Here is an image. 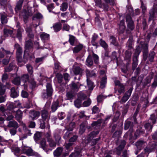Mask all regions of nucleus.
I'll return each mask as SVG.
<instances>
[{
	"label": "nucleus",
	"instance_id": "nucleus-32",
	"mask_svg": "<svg viewBox=\"0 0 157 157\" xmlns=\"http://www.w3.org/2000/svg\"><path fill=\"white\" fill-rule=\"evenodd\" d=\"M133 62L132 64V68L133 71H134L137 67L138 63V59L136 57H133Z\"/></svg>",
	"mask_w": 157,
	"mask_h": 157
},
{
	"label": "nucleus",
	"instance_id": "nucleus-49",
	"mask_svg": "<svg viewBox=\"0 0 157 157\" xmlns=\"http://www.w3.org/2000/svg\"><path fill=\"white\" fill-rule=\"evenodd\" d=\"M66 96L68 100H70L73 98L74 96V94L72 91H69L66 94Z\"/></svg>",
	"mask_w": 157,
	"mask_h": 157
},
{
	"label": "nucleus",
	"instance_id": "nucleus-52",
	"mask_svg": "<svg viewBox=\"0 0 157 157\" xmlns=\"http://www.w3.org/2000/svg\"><path fill=\"white\" fill-rule=\"evenodd\" d=\"M92 114H95L99 113L100 110L99 108L96 106H94L92 109Z\"/></svg>",
	"mask_w": 157,
	"mask_h": 157
},
{
	"label": "nucleus",
	"instance_id": "nucleus-34",
	"mask_svg": "<svg viewBox=\"0 0 157 157\" xmlns=\"http://www.w3.org/2000/svg\"><path fill=\"white\" fill-rule=\"evenodd\" d=\"M24 1V0H19L17 2L15 7V10L16 11L21 9Z\"/></svg>",
	"mask_w": 157,
	"mask_h": 157
},
{
	"label": "nucleus",
	"instance_id": "nucleus-55",
	"mask_svg": "<svg viewBox=\"0 0 157 157\" xmlns=\"http://www.w3.org/2000/svg\"><path fill=\"white\" fill-rule=\"evenodd\" d=\"M68 7V5L66 2L63 3L61 6L60 9L63 11H65L67 10Z\"/></svg>",
	"mask_w": 157,
	"mask_h": 157
},
{
	"label": "nucleus",
	"instance_id": "nucleus-31",
	"mask_svg": "<svg viewBox=\"0 0 157 157\" xmlns=\"http://www.w3.org/2000/svg\"><path fill=\"white\" fill-rule=\"evenodd\" d=\"M21 14L23 18L25 20H26L28 18L29 16H31L32 15L31 13L29 12L27 13L26 10H23Z\"/></svg>",
	"mask_w": 157,
	"mask_h": 157
},
{
	"label": "nucleus",
	"instance_id": "nucleus-33",
	"mask_svg": "<svg viewBox=\"0 0 157 157\" xmlns=\"http://www.w3.org/2000/svg\"><path fill=\"white\" fill-rule=\"evenodd\" d=\"M23 31V29H21L20 27H19L17 30L16 36L19 40H21L22 33Z\"/></svg>",
	"mask_w": 157,
	"mask_h": 157
},
{
	"label": "nucleus",
	"instance_id": "nucleus-19",
	"mask_svg": "<svg viewBox=\"0 0 157 157\" xmlns=\"http://www.w3.org/2000/svg\"><path fill=\"white\" fill-rule=\"evenodd\" d=\"M93 64L94 63L92 56L90 55L88 56L86 60V64L88 67H91L93 65Z\"/></svg>",
	"mask_w": 157,
	"mask_h": 157
},
{
	"label": "nucleus",
	"instance_id": "nucleus-43",
	"mask_svg": "<svg viewBox=\"0 0 157 157\" xmlns=\"http://www.w3.org/2000/svg\"><path fill=\"white\" fill-rule=\"evenodd\" d=\"M155 55V53L154 51L151 52L149 54L148 56V60L151 63L153 61L154 56Z\"/></svg>",
	"mask_w": 157,
	"mask_h": 157
},
{
	"label": "nucleus",
	"instance_id": "nucleus-6",
	"mask_svg": "<svg viewBox=\"0 0 157 157\" xmlns=\"http://www.w3.org/2000/svg\"><path fill=\"white\" fill-rule=\"evenodd\" d=\"M33 44L31 40H29L26 41L25 47V50L24 51V58H25V56L28 54V51L33 48Z\"/></svg>",
	"mask_w": 157,
	"mask_h": 157
},
{
	"label": "nucleus",
	"instance_id": "nucleus-22",
	"mask_svg": "<svg viewBox=\"0 0 157 157\" xmlns=\"http://www.w3.org/2000/svg\"><path fill=\"white\" fill-rule=\"evenodd\" d=\"M16 67V66L14 63H10L8 67L5 68V71L6 72H9L15 69Z\"/></svg>",
	"mask_w": 157,
	"mask_h": 157
},
{
	"label": "nucleus",
	"instance_id": "nucleus-25",
	"mask_svg": "<svg viewBox=\"0 0 157 157\" xmlns=\"http://www.w3.org/2000/svg\"><path fill=\"white\" fill-rule=\"evenodd\" d=\"M10 93V96L12 98H16L19 95V92L16 90L14 87H13L11 89Z\"/></svg>",
	"mask_w": 157,
	"mask_h": 157
},
{
	"label": "nucleus",
	"instance_id": "nucleus-42",
	"mask_svg": "<svg viewBox=\"0 0 157 157\" xmlns=\"http://www.w3.org/2000/svg\"><path fill=\"white\" fill-rule=\"evenodd\" d=\"M86 81L87 84L88 86L89 89L90 90H92L94 87L93 82L88 78H87Z\"/></svg>",
	"mask_w": 157,
	"mask_h": 157
},
{
	"label": "nucleus",
	"instance_id": "nucleus-3",
	"mask_svg": "<svg viewBox=\"0 0 157 157\" xmlns=\"http://www.w3.org/2000/svg\"><path fill=\"white\" fill-rule=\"evenodd\" d=\"M47 94L44 93L42 95V97L44 99L51 97L52 94L53 90L52 85L49 83H48L46 86Z\"/></svg>",
	"mask_w": 157,
	"mask_h": 157
},
{
	"label": "nucleus",
	"instance_id": "nucleus-11",
	"mask_svg": "<svg viewBox=\"0 0 157 157\" xmlns=\"http://www.w3.org/2000/svg\"><path fill=\"white\" fill-rule=\"evenodd\" d=\"M20 79L21 81H23L24 83L28 81L31 83V84L32 85L33 87L35 86L36 85H33L31 82L32 81V80L30 78L29 75L28 74H24L20 78Z\"/></svg>",
	"mask_w": 157,
	"mask_h": 157
},
{
	"label": "nucleus",
	"instance_id": "nucleus-35",
	"mask_svg": "<svg viewBox=\"0 0 157 157\" xmlns=\"http://www.w3.org/2000/svg\"><path fill=\"white\" fill-rule=\"evenodd\" d=\"M48 143V145L51 149L50 150H52V149L55 147L56 146V142L54 140L52 139L47 141Z\"/></svg>",
	"mask_w": 157,
	"mask_h": 157
},
{
	"label": "nucleus",
	"instance_id": "nucleus-60",
	"mask_svg": "<svg viewBox=\"0 0 157 157\" xmlns=\"http://www.w3.org/2000/svg\"><path fill=\"white\" fill-rule=\"evenodd\" d=\"M78 99H80L81 101L84 100L86 97V95L83 93H80L78 95Z\"/></svg>",
	"mask_w": 157,
	"mask_h": 157
},
{
	"label": "nucleus",
	"instance_id": "nucleus-57",
	"mask_svg": "<svg viewBox=\"0 0 157 157\" xmlns=\"http://www.w3.org/2000/svg\"><path fill=\"white\" fill-rule=\"evenodd\" d=\"M157 86V75H155L154 79V81L151 85V87L155 88Z\"/></svg>",
	"mask_w": 157,
	"mask_h": 157
},
{
	"label": "nucleus",
	"instance_id": "nucleus-54",
	"mask_svg": "<svg viewBox=\"0 0 157 157\" xmlns=\"http://www.w3.org/2000/svg\"><path fill=\"white\" fill-rule=\"evenodd\" d=\"M156 117H155V115L153 114L151 115V117L149 120H151V122H152L153 124H155L156 121Z\"/></svg>",
	"mask_w": 157,
	"mask_h": 157
},
{
	"label": "nucleus",
	"instance_id": "nucleus-41",
	"mask_svg": "<svg viewBox=\"0 0 157 157\" xmlns=\"http://www.w3.org/2000/svg\"><path fill=\"white\" fill-rule=\"evenodd\" d=\"M69 38L68 41L70 43V44L72 46L74 45L75 44V42L76 39V38L74 36L71 35L70 34L69 35Z\"/></svg>",
	"mask_w": 157,
	"mask_h": 157
},
{
	"label": "nucleus",
	"instance_id": "nucleus-1",
	"mask_svg": "<svg viewBox=\"0 0 157 157\" xmlns=\"http://www.w3.org/2000/svg\"><path fill=\"white\" fill-rule=\"evenodd\" d=\"M15 48L17 50L16 51V59L18 62V64L20 66H21L23 64L21 63L22 62L25 63L27 60V57L25 56V58L24 60H22V49L18 44H16L14 46Z\"/></svg>",
	"mask_w": 157,
	"mask_h": 157
},
{
	"label": "nucleus",
	"instance_id": "nucleus-27",
	"mask_svg": "<svg viewBox=\"0 0 157 157\" xmlns=\"http://www.w3.org/2000/svg\"><path fill=\"white\" fill-rule=\"evenodd\" d=\"M102 121L101 120H98L97 121H94L91 124V126L96 129L99 128L101 125Z\"/></svg>",
	"mask_w": 157,
	"mask_h": 157
},
{
	"label": "nucleus",
	"instance_id": "nucleus-26",
	"mask_svg": "<svg viewBox=\"0 0 157 157\" xmlns=\"http://www.w3.org/2000/svg\"><path fill=\"white\" fill-rule=\"evenodd\" d=\"M83 47V45L81 44H79L77 45L73 49V52L74 53H77L79 52L82 49Z\"/></svg>",
	"mask_w": 157,
	"mask_h": 157
},
{
	"label": "nucleus",
	"instance_id": "nucleus-7",
	"mask_svg": "<svg viewBox=\"0 0 157 157\" xmlns=\"http://www.w3.org/2000/svg\"><path fill=\"white\" fill-rule=\"evenodd\" d=\"M26 67L27 69L28 74L29 75L30 78L32 80V81L31 82L32 84L34 85H36V82L34 80V78H33V67L30 64H27L26 65Z\"/></svg>",
	"mask_w": 157,
	"mask_h": 157
},
{
	"label": "nucleus",
	"instance_id": "nucleus-36",
	"mask_svg": "<svg viewBox=\"0 0 157 157\" xmlns=\"http://www.w3.org/2000/svg\"><path fill=\"white\" fill-rule=\"evenodd\" d=\"M1 21L2 24L7 23L8 21V19L6 15L4 14L1 13Z\"/></svg>",
	"mask_w": 157,
	"mask_h": 157
},
{
	"label": "nucleus",
	"instance_id": "nucleus-45",
	"mask_svg": "<svg viewBox=\"0 0 157 157\" xmlns=\"http://www.w3.org/2000/svg\"><path fill=\"white\" fill-rule=\"evenodd\" d=\"M117 91L120 94H122L125 92V86L123 84H122L118 86Z\"/></svg>",
	"mask_w": 157,
	"mask_h": 157
},
{
	"label": "nucleus",
	"instance_id": "nucleus-48",
	"mask_svg": "<svg viewBox=\"0 0 157 157\" xmlns=\"http://www.w3.org/2000/svg\"><path fill=\"white\" fill-rule=\"evenodd\" d=\"M5 87L0 82V95H3L5 92Z\"/></svg>",
	"mask_w": 157,
	"mask_h": 157
},
{
	"label": "nucleus",
	"instance_id": "nucleus-39",
	"mask_svg": "<svg viewBox=\"0 0 157 157\" xmlns=\"http://www.w3.org/2000/svg\"><path fill=\"white\" fill-rule=\"evenodd\" d=\"M152 78V77L150 75L147 76L144 79L143 83V86H145L148 84L150 83L151 82V80Z\"/></svg>",
	"mask_w": 157,
	"mask_h": 157
},
{
	"label": "nucleus",
	"instance_id": "nucleus-8",
	"mask_svg": "<svg viewBox=\"0 0 157 157\" xmlns=\"http://www.w3.org/2000/svg\"><path fill=\"white\" fill-rule=\"evenodd\" d=\"M126 144V142L125 140H122L121 141L119 145L116 148V151L117 155H120L121 153V151L124 148Z\"/></svg>",
	"mask_w": 157,
	"mask_h": 157
},
{
	"label": "nucleus",
	"instance_id": "nucleus-40",
	"mask_svg": "<svg viewBox=\"0 0 157 157\" xmlns=\"http://www.w3.org/2000/svg\"><path fill=\"white\" fill-rule=\"evenodd\" d=\"M16 107V106L13 103H10L7 107V109L11 111L13 113H15L14 109Z\"/></svg>",
	"mask_w": 157,
	"mask_h": 157
},
{
	"label": "nucleus",
	"instance_id": "nucleus-4",
	"mask_svg": "<svg viewBox=\"0 0 157 157\" xmlns=\"http://www.w3.org/2000/svg\"><path fill=\"white\" fill-rule=\"evenodd\" d=\"M133 89L132 87H131L125 93L121 99L119 101L121 104L125 103L129 99L131 96Z\"/></svg>",
	"mask_w": 157,
	"mask_h": 157
},
{
	"label": "nucleus",
	"instance_id": "nucleus-28",
	"mask_svg": "<svg viewBox=\"0 0 157 157\" xmlns=\"http://www.w3.org/2000/svg\"><path fill=\"white\" fill-rule=\"evenodd\" d=\"M63 151V148L61 147H58L54 152V155L55 156H60Z\"/></svg>",
	"mask_w": 157,
	"mask_h": 157
},
{
	"label": "nucleus",
	"instance_id": "nucleus-12",
	"mask_svg": "<svg viewBox=\"0 0 157 157\" xmlns=\"http://www.w3.org/2000/svg\"><path fill=\"white\" fill-rule=\"evenodd\" d=\"M40 114L39 111H31L29 112V116L32 120L37 119L40 116Z\"/></svg>",
	"mask_w": 157,
	"mask_h": 157
},
{
	"label": "nucleus",
	"instance_id": "nucleus-5",
	"mask_svg": "<svg viewBox=\"0 0 157 157\" xmlns=\"http://www.w3.org/2000/svg\"><path fill=\"white\" fill-rule=\"evenodd\" d=\"M21 150L23 153L26 154L28 155L31 156L32 155H35V156L37 157H40V155L38 153H34L32 149L31 148L29 147H22Z\"/></svg>",
	"mask_w": 157,
	"mask_h": 157
},
{
	"label": "nucleus",
	"instance_id": "nucleus-64",
	"mask_svg": "<svg viewBox=\"0 0 157 157\" xmlns=\"http://www.w3.org/2000/svg\"><path fill=\"white\" fill-rule=\"evenodd\" d=\"M78 138V136L77 135H74L73 137H71L69 140V142L72 143L73 142H75L77 140Z\"/></svg>",
	"mask_w": 157,
	"mask_h": 157
},
{
	"label": "nucleus",
	"instance_id": "nucleus-46",
	"mask_svg": "<svg viewBox=\"0 0 157 157\" xmlns=\"http://www.w3.org/2000/svg\"><path fill=\"white\" fill-rule=\"evenodd\" d=\"M110 39L111 40V43L115 46L118 45V43L116 40V38L113 36H110Z\"/></svg>",
	"mask_w": 157,
	"mask_h": 157
},
{
	"label": "nucleus",
	"instance_id": "nucleus-61",
	"mask_svg": "<svg viewBox=\"0 0 157 157\" xmlns=\"http://www.w3.org/2000/svg\"><path fill=\"white\" fill-rule=\"evenodd\" d=\"M45 136L47 139V141L50 140L52 139V138L51 132L49 130L45 134Z\"/></svg>",
	"mask_w": 157,
	"mask_h": 157
},
{
	"label": "nucleus",
	"instance_id": "nucleus-15",
	"mask_svg": "<svg viewBox=\"0 0 157 157\" xmlns=\"http://www.w3.org/2000/svg\"><path fill=\"white\" fill-rule=\"evenodd\" d=\"M13 34L12 30L7 28H4L3 29V35L5 37L13 36Z\"/></svg>",
	"mask_w": 157,
	"mask_h": 157
},
{
	"label": "nucleus",
	"instance_id": "nucleus-14",
	"mask_svg": "<svg viewBox=\"0 0 157 157\" xmlns=\"http://www.w3.org/2000/svg\"><path fill=\"white\" fill-rule=\"evenodd\" d=\"M22 116L23 112L20 109H18L16 111L15 118L16 119L19 123L21 122Z\"/></svg>",
	"mask_w": 157,
	"mask_h": 157
},
{
	"label": "nucleus",
	"instance_id": "nucleus-56",
	"mask_svg": "<svg viewBox=\"0 0 157 157\" xmlns=\"http://www.w3.org/2000/svg\"><path fill=\"white\" fill-rule=\"evenodd\" d=\"M127 26L128 28H129L131 30H133L134 28V22L133 21H131L129 22L128 23Z\"/></svg>",
	"mask_w": 157,
	"mask_h": 157
},
{
	"label": "nucleus",
	"instance_id": "nucleus-50",
	"mask_svg": "<svg viewBox=\"0 0 157 157\" xmlns=\"http://www.w3.org/2000/svg\"><path fill=\"white\" fill-rule=\"evenodd\" d=\"M92 57L94 59L95 63L96 64H98L99 63V57L98 56L93 53L92 55Z\"/></svg>",
	"mask_w": 157,
	"mask_h": 157
},
{
	"label": "nucleus",
	"instance_id": "nucleus-51",
	"mask_svg": "<svg viewBox=\"0 0 157 157\" xmlns=\"http://www.w3.org/2000/svg\"><path fill=\"white\" fill-rule=\"evenodd\" d=\"M100 44L105 49H107L108 47V45L106 43L105 41L101 39L100 40Z\"/></svg>",
	"mask_w": 157,
	"mask_h": 157
},
{
	"label": "nucleus",
	"instance_id": "nucleus-21",
	"mask_svg": "<svg viewBox=\"0 0 157 157\" xmlns=\"http://www.w3.org/2000/svg\"><path fill=\"white\" fill-rule=\"evenodd\" d=\"M132 55L131 51L130 50H127L125 52L124 59L128 62H130Z\"/></svg>",
	"mask_w": 157,
	"mask_h": 157
},
{
	"label": "nucleus",
	"instance_id": "nucleus-2",
	"mask_svg": "<svg viewBox=\"0 0 157 157\" xmlns=\"http://www.w3.org/2000/svg\"><path fill=\"white\" fill-rule=\"evenodd\" d=\"M157 19V2L154 3L153 8L149 12V17L148 21H150L152 20L154 21Z\"/></svg>",
	"mask_w": 157,
	"mask_h": 157
},
{
	"label": "nucleus",
	"instance_id": "nucleus-29",
	"mask_svg": "<svg viewBox=\"0 0 157 157\" xmlns=\"http://www.w3.org/2000/svg\"><path fill=\"white\" fill-rule=\"evenodd\" d=\"M62 27L61 24L59 23H57L53 25V27L55 32L59 31L61 29Z\"/></svg>",
	"mask_w": 157,
	"mask_h": 157
},
{
	"label": "nucleus",
	"instance_id": "nucleus-53",
	"mask_svg": "<svg viewBox=\"0 0 157 157\" xmlns=\"http://www.w3.org/2000/svg\"><path fill=\"white\" fill-rule=\"evenodd\" d=\"M75 127V122H71L69 124L68 127L67 128V130L69 131H72Z\"/></svg>",
	"mask_w": 157,
	"mask_h": 157
},
{
	"label": "nucleus",
	"instance_id": "nucleus-38",
	"mask_svg": "<svg viewBox=\"0 0 157 157\" xmlns=\"http://www.w3.org/2000/svg\"><path fill=\"white\" fill-rule=\"evenodd\" d=\"M59 107V102L57 101L52 103L51 106V109L52 112H55Z\"/></svg>",
	"mask_w": 157,
	"mask_h": 157
},
{
	"label": "nucleus",
	"instance_id": "nucleus-47",
	"mask_svg": "<svg viewBox=\"0 0 157 157\" xmlns=\"http://www.w3.org/2000/svg\"><path fill=\"white\" fill-rule=\"evenodd\" d=\"M82 101L79 99H77L74 101L75 106L77 108H79L81 106Z\"/></svg>",
	"mask_w": 157,
	"mask_h": 157
},
{
	"label": "nucleus",
	"instance_id": "nucleus-30",
	"mask_svg": "<svg viewBox=\"0 0 157 157\" xmlns=\"http://www.w3.org/2000/svg\"><path fill=\"white\" fill-rule=\"evenodd\" d=\"M82 70L79 67H75L73 70L74 74L76 75H81L82 72Z\"/></svg>",
	"mask_w": 157,
	"mask_h": 157
},
{
	"label": "nucleus",
	"instance_id": "nucleus-58",
	"mask_svg": "<svg viewBox=\"0 0 157 157\" xmlns=\"http://www.w3.org/2000/svg\"><path fill=\"white\" fill-rule=\"evenodd\" d=\"M144 127L148 131L151 130L152 128V125H151L150 123H146L144 125Z\"/></svg>",
	"mask_w": 157,
	"mask_h": 157
},
{
	"label": "nucleus",
	"instance_id": "nucleus-20",
	"mask_svg": "<svg viewBox=\"0 0 157 157\" xmlns=\"http://www.w3.org/2000/svg\"><path fill=\"white\" fill-rule=\"evenodd\" d=\"M7 126L9 128H13L17 129L19 127V125L16 121H13L9 122Z\"/></svg>",
	"mask_w": 157,
	"mask_h": 157
},
{
	"label": "nucleus",
	"instance_id": "nucleus-63",
	"mask_svg": "<svg viewBox=\"0 0 157 157\" xmlns=\"http://www.w3.org/2000/svg\"><path fill=\"white\" fill-rule=\"evenodd\" d=\"M70 29V26L67 24H64L63 25L62 30L68 31Z\"/></svg>",
	"mask_w": 157,
	"mask_h": 157
},
{
	"label": "nucleus",
	"instance_id": "nucleus-24",
	"mask_svg": "<svg viewBox=\"0 0 157 157\" xmlns=\"http://www.w3.org/2000/svg\"><path fill=\"white\" fill-rule=\"evenodd\" d=\"M146 142L142 140H140L138 141L135 144L139 151L141 150V147Z\"/></svg>",
	"mask_w": 157,
	"mask_h": 157
},
{
	"label": "nucleus",
	"instance_id": "nucleus-9",
	"mask_svg": "<svg viewBox=\"0 0 157 157\" xmlns=\"http://www.w3.org/2000/svg\"><path fill=\"white\" fill-rule=\"evenodd\" d=\"M126 144V142L125 140H122L121 141L119 145L116 148V151L117 155H120L121 153V151L124 148Z\"/></svg>",
	"mask_w": 157,
	"mask_h": 157
},
{
	"label": "nucleus",
	"instance_id": "nucleus-44",
	"mask_svg": "<svg viewBox=\"0 0 157 157\" xmlns=\"http://www.w3.org/2000/svg\"><path fill=\"white\" fill-rule=\"evenodd\" d=\"M21 79L20 77H17L15 78L12 81L13 83L17 86L20 85Z\"/></svg>",
	"mask_w": 157,
	"mask_h": 157
},
{
	"label": "nucleus",
	"instance_id": "nucleus-23",
	"mask_svg": "<svg viewBox=\"0 0 157 157\" xmlns=\"http://www.w3.org/2000/svg\"><path fill=\"white\" fill-rule=\"evenodd\" d=\"M40 147L46 152H48L49 149H48L47 148L46 141L45 139H43L40 142Z\"/></svg>",
	"mask_w": 157,
	"mask_h": 157
},
{
	"label": "nucleus",
	"instance_id": "nucleus-18",
	"mask_svg": "<svg viewBox=\"0 0 157 157\" xmlns=\"http://www.w3.org/2000/svg\"><path fill=\"white\" fill-rule=\"evenodd\" d=\"M40 38L43 41L45 42L49 40L50 35L49 34L44 32H42L40 35Z\"/></svg>",
	"mask_w": 157,
	"mask_h": 157
},
{
	"label": "nucleus",
	"instance_id": "nucleus-13",
	"mask_svg": "<svg viewBox=\"0 0 157 157\" xmlns=\"http://www.w3.org/2000/svg\"><path fill=\"white\" fill-rule=\"evenodd\" d=\"M133 126V123L132 122L130 121H125L124 123V129L125 130H127L129 128V131L131 133L133 132L132 128Z\"/></svg>",
	"mask_w": 157,
	"mask_h": 157
},
{
	"label": "nucleus",
	"instance_id": "nucleus-10",
	"mask_svg": "<svg viewBox=\"0 0 157 157\" xmlns=\"http://www.w3.org/2000/svg\"><path fill=\"white\" fill-rule=\"evenodd\" d=\"M42 121H48L50 119V115L48 111L45 109L41 111Z\"/></svg>",
	"mask_w": 157,
	"mask_h": 157
},
{
	"label": "nucleus",
	"instance_id": "nucleus-59",
	"mask_svg": "<svg viewBox=\"0 0 157 157\" xmlns=\"http://www.w3.org/2000/svg\"><path fill=\"white\" fill-rule=\"evenodd\" d=\"M35 18L38 19H41L43 18V16L41 13H38L34 15L33 19L34 20Z\"/></svg>",
	"mask_w": 157,
	"mask_h": 157
},
{
	"label": "nucleus",
	"instance_id": "nucleus-16",
	"mask_svg": "<svg viewBox=\"0 0 157 157\" xmlns=\"http://www.w3.org/2000/svg\"><path fill=\"white\" fill-rule=\"evenodd\" d=\"M125 27L124 25V20H122L120 21L119 24V28L118 30L120 34L123 33L124 31Z\"/></svg>",
	"mask_w": 157,
	"mask_h": 157
},
{
	"label": "nucleus",
	"instance_id": "nucleus-37",
	"mask_svg": "<svg viewBox=\"0 0 157 157\" xmlns=\"http://www.w3.org/2000/svg\"><path fill=\"white\" fill-rule=\"evenodd\" d=\"M86 72L87 78L88 77H92L96 76V74L94 73L93 71H90L89 70L86 69Z\"/></svg>",
	"mask_w": 157,
	"mask_h": 157
},
{
	"label": "nucleus",
	"instance_id": "nucleus-17",
	"mask_svg": "<svg viewBox=\"0 0 157 157\" xmlns=\"http://www.w3.org/2000/svg\"><path fill=\"white\" fill-rule=\"evenodd\" d=\"M107 82V78L106 75L103 76L101 77L100 81V87L103 89L105 87Z\"/></svg>",
	"mask_w": 157,
	"mask_h": 157
},
{
	"label": "nucleus",
	"instance_id": "nucleus-62",
	"mask_svg": "<svg viewBox=\"0 0 157 157\" xmlns=\"http://www.w3.org/2000/svg\"><path fill=\"white\" fill-rule=\"evenodd\" d=\"M24 130L25 133V134L28 136H31L32 133L31 132V131L28 129L26 127H24L23 128Z\"/></svg>",
	"mask_w": 157,
	"mask_h": 157
}]
</instances>
